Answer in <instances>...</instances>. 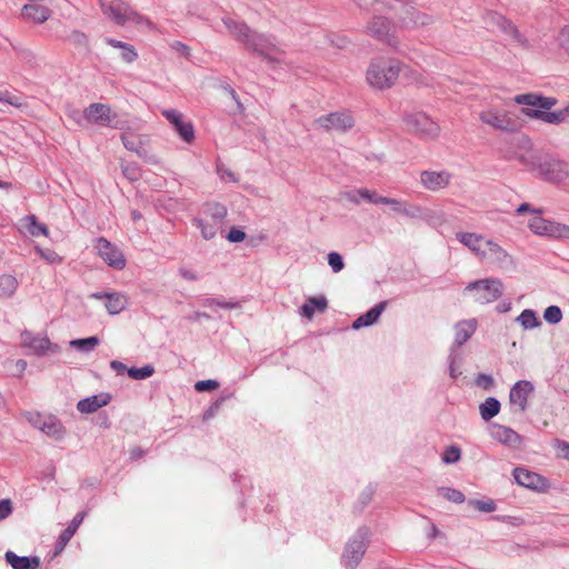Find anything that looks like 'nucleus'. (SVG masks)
I'll return each instance as SVG.
<instances>
[{
    "mask_svg": "<svg viewBox=\"0 0 569 569\" xmlns=\"http://www.w3.org/2000/svg\"><path fill=\"white\" fill-rule=\"evenodd\" d=\"M521 140L529 149L517 156L521 164L536 171L539 178L550 183H561L569 177V167L565 161L548 154L541 156L531 150L528 138L522 137Z\"/></svg>",
    "mask_w": 569,
    "mask_h": 569,
    "instance_id": "obj_1",
    "label": "nucleus"
},
{
    "mask_svg": "<svg viewBox=\"0 0 569 569\" xmlns=\"http://www.w3.org/2000/svg\"><path fill=\"white\" fill-rule=\"evenodd\" d=\"M223 23L234 38L246 46L247 49L262 57L268 62H280L283 53L278 49L273 39L266 34H258L243 23L230 18L223 19Z\"/></svg>",
    "mask_w": 569,
    "mask_h": 569,
    "instance_id": "obj_2",
    "label": "nucleus"
},
{
    "mask_svg": "<svg viewBox=\"0 0 569 569\" xmlns=\"http://www.w3.org/2000/svg\"><path fill=\"white\" fill-rule=\"evenodd\" d=\"M400 69L401 63L397 60L373 61L367 71V81L379 89L389 88L398 79Z\"/></svg>",
    "mask_w": 569,
    "mask_h": 569,
    "instance_id": "obj_3",
    "label": "nucleus"
},
{
    "mask_svg": "<svg viewBox=\"0 0 569 569\" xmlns=\"http://www.w3.org/2000/svg\"><path fill=\"white\" fill-rule=\"evenodd\" d=\"M503 283L498 278H487L470 282L465 293L471 295L473 301L487 305L498 300L503 295Z\"/></svg>",
    "mask_w": 569,
    "mask_h": 569,
    "instance_id": "obj_4",
    "label": "nucleus"
},
{
    "mask_svg": "<svg viewBox=\"0 0 569 569\" xmlns=\"http://www.w3.org/2000/svg\"><path fill=\"white\" fill-rule=\"evenodd\" d=\"M83 118L90 123L101 127L126 130V122L111 110L108 104L91 103L83 111Z\"/></svg>",
    "mask_w": 569,
    "mask_h": 569,
    "instance_id": "obj_5",
    "label": "nucleus"
},
{
    "mask_svg": "<svg viewBox=\"0 0 569 569\" xmlns=\"http://www.w3.org/2000/svg\"><path fill=\"white\" fill-rule=\"evenodd\" d=\"M369 536L370 530L361 527L346 545L342 561L347 568L355 569L360 563L367 550Z\"/></svg>",
    "mask_w": 569,
    "mask_h": 569,
    "instance_id": "obj_6",
    "label": "nucleus"
},
{
    "mask_svg": "<svg viewBox=\"0 0 569 569\" xmlns=\"http://www.w3.org/2000/svg\"><path fill=\"white\" fill-rule=\"evenodd\" d=\"M406 129L425 140L436 139L440 127L423 112L408 113L403 118Z\"/></svg>",
    "mask_w": 569,
    "mask_h": 569,
    "instance_id": "obj_7",
    "label": "nucleus"
},
{
    "mask_svg": "<svg viewBox=\"0 0 569 569\" xmlns=\"http://www.w3.org/2000/svg\"><path fill=\"white\" fill-rule=\"evenodd\" d=\"M99 3L103 14L117 26L140 21V16L123 0H100Z\"/></svg>",
    "mask_w": 569,
    "mask_h": 569,
    "instance_id": "obj_8",
    "label": "nucleus"
},
{
    "mask_svg": "<svg viewBox=\"0 0 569 569\" xmlns=\"http://www.w3.org/2000/svg\"><path fill=\"white\" fill-rule=\"evenodd\" d=\"M479 258L501 270H512L515 268L512 257L491 240H487L486 243H483Z\"/></svg>",
    "mask_w": 569,
    "mask_h": 569,
    "instance_id": "obj_9",
    "label": "nucleus"
},
{
    "mask_svg": "<svg viewBox=\"0 0 569 569\" xmlns=\"http://www.w3.org/2000/svg\"><path fill=\"white\" fill-rule=\"evenodd\" d=\"M355 124L353 117L348 111H337L326 116H321L315 120L317 128L326 131L346 132Z\"/></svg>",
    "mask_w": 569,
    "mask_h": 569,
    "instance_id": "obj_10",
    "label": "nucleus"
},
{
    "mask_svg": "<svg viewBox=\"0 0 569 569\" xmlns=\"http://www.w3.org/2000/svg\"><path fill=\"white\" fill-rule=\"evenodd\" d=\"M368 33L381 42L396 48L399 43L392 23L383 17H375L367 27Z\"/></svg>",
    "mask_w": 569,
    "mask_h": 569,
    "instance_id": "obj_11",
    "label": "nucleus"
},
{
    "mask_svg": "<svg viewBox=\"0 0 569 569\" xmlns=\"http://www.w3.org/2000/svg\"><path fill=\"white\" fill-rule=\"evenodd\" d=\"M98 254L110 267L121 270L126 267V259L119 248L104 238H99L96 243Z\"/></svg>",
    "mask_w": 569,
    "mask_h": 569,
    "instance_id": "obj_12",
    "label": "nucleus"
},
{
    "mask_svg": "<svg viewBox=\"0 0 569 569\" xmlns=\"http://www.w3.org/2000/svg\"><path fill=\"white\" fill-rule=\"evenodd\" d=\"M479 118L483 123L501 131H512L517 126L506 111L495 108L481 111Z\"/></svg>",
    "mask_w": 569,
    "mask_h": 569,
    "instance_id": "obj_13",
    "label": "nucleus"
},
{
    "mask_svg": "<svg viewBox=\"0 0 569 569\" xmlns=\"http://www.w3.org/2000/svg\"><path fill=\"white\" fill-rule=\"evenodd\" d=\"M380 204H387L389 206L392 211L410 218V219H427L429 214L423 216L422 214V208L416 204H411L407 201L389 198V197H382V199L378 200Z\"/></svg>",
    "mask_w": 569,
    "mask_h": 569,
    "instance_id": "obj_14",
    "label": "nucleus"
},
{
    "mask_svg": "<svg viewBox=\"0 0 569 569\" xmlns=\"http://www.w3.org/2000/svg\"><path fill=\"white\" fill-rule=\"evenodd\" d=\"M451 178V173L446 170H425L420 173V183L425 189L436 192L448 187Z\"/></svg>",
    "mask_w": 569,
    "mask_h": 569,
    "instance_id": "obj_15",
    "label": "nucleus"
},
{
    "mask_svg": "<svg viewBox=\"0 0 569 569\" xmlns=\"http://www.w3.org/2000/svg\"><path fill=\"white\" fill-rule=\"evenodd\" d=\"M533 385L528 380L516 382L509 393L510 403L518 408L519 412L527 409L528 398L533 392Z\"/></svg>",
    "mask_w": 569,
    "mask_h": 569,
    "instance_id": "obj_16",
    "label": "nucleus"
},
{
    "mask_svg": "<svg viewBox=\"0 0 569 569\" xmlns=\"http://www.w3.org/2000/svg\"><path fill=\"white\" fill-rule=\"evenodd\" d=\"M162 114L174 127L176 131L186 142H191L193 140V127L191 122L183 121V117L180 112L173 109H166L162 111Z\"/></svg>",
    "mask_w": 569,
    "mask_h": 569,
    "instance_id": "obj_17",
    "label": "nucleus"
},
{
    "mask_svg": "<svg viewBox=\"0 0 569 569\" xmlns=\"http://www.w3.org/2000/svg\"><path fill=\"white\" fill-rule=\"evenodd\" d=\"M490 436L500 443L512 448H519L522 442L521 436L513 429L498 423L490 426Z\"/></svg>",
    "mask_w": 569,
    "mask_h": 569,
    "instance_id": "obj_18",
    "label": "nucleus"
},
{
    "mask_svg": "<svg viewBox=\"0 0 569 569\" xmlns=\"http://www.w3.org/2000/svg\"><path fill=\"white\" fill-rule=\"evenodd\" d=\"M91 298L101 300L106 299V309L110 315H118L123 311L128 306V298L126 295L120 292L102 293L96 292L91 295Z\"/></svg>",
    "mask_w": 569,
    "mask_h": 569,
    "instance_id": "obj_19",
    "label": "nucleus"
},
{
    "mask_svg": "<svg viewBox=\"0 0 569 569\" xmlns=\"http://www.w3.org/2000/svg\"><path fill=\"white\" fill-rule=\"evenodd\" d=\"M513 477L518 485L529 489L540 490L546 487L545 478L523 468H516L513 470Z\"/></svg>",
    "mask_w": 569,
    "mask_h": 569,
    "instance_id": "obj_20",
    "label": "nucleus"
},
{
    "mask_svg": "<svg viewBox=\"0 0 569 569\" xmlns=\"http://www.w3.org/2000/svg\"><path fill=\"white\" fill-rule=\"evenodd\" d=\"M401 21L406 27H427L435 22V18L427 12L408 7L403 10Z\"/></svg>",
    "mask_w": 569,
    "mask_h": 569,
    "instance_id": "obj_21",
    "label": "nucleus"
},
{
    "mask_svg": "<svg viewBox=\"0 0 569 569\" xmlns=\"http://www.w3.org/2000/svg\"><path fill=\"white\" fill-rule=\"evenodd\" d=\"M39 430L54 440H61L66 435V429L61 421L51 415L44 416Z\"/></svg>",
    "mask_w": 569,
    "mask_h": 569,
    "instance_id": "obj_22",
    "label": "nucleus"
},
{
    "mask_svg": "<svg viewBox=\"0 0 569 569\" xmlns=\"http://www.w3.org/2000/svg\"><path fill=\"white\" fill-rule=\"evenodd\" d=\"M111 400L110 395L100 393L80 400L77 403V409L82 413H92L98 409L107 406Z\"/></svg>",
    "mask_w": 569,
    "mask_h": 569,
    "instance_id": "obj_23",
    "label": "nucleus"
},
{
    "mask_svg": "<svg viewBox=\"0 0 569 569\" xmlns=\"http://www.w3.org/2000/svg\"><path fill=\"white\" fill-rule=\"evenodd\" d=\"M120 138L127 150L137 153L139 157L147 156V150L143 148L147 142V137L137 136L131 131H124Z\"/></svg>",
    "mask_w": 569,
    "mask_h": 569,
    "instance_id": "obj_24",
    "label": "nucleus"
},
{
    "mask_svg": "<svg viewBox=\"0 0 569 569\" xmlns=\"http://www.w3.org/2000/svg\"><path fill=\"white\" fill-rule=\"evenodd\" d=\"M86 517V512H79L74 516L72 521L69 523V526L61 532L57 540L56 545V553L61 552L64 547L68 545V542L71 540L73 535L77 532L79 526L82 523L83 519Z\"/></svg>",
    "mask_w": 569,
    "mask_h": 569,
    "instance_id": "obj_25",
    "label": "nucleus"
},
{
    "mask_svg": "<svg viewBox=\"0 0 569 569\" xmlns=\"http://www.w3.org/2000/svg\"><path fill=\"white\" fill-rule=\"evenodd\" d=\"M21 14L27 20H30V21H33L37 23H42L49 19L51 11L49 8H47L44 6L37 4V3H29V4H24L22 7Z\"/></svg>",
    "mask_w": 569,
    "mask_h": 569,
    "instance_id": "obj_26",
    "label": "nucleus"
},
{
    "mask_svg": "<svg viewBox=\"0 0 569 569\" xmlns=\"http://www.w3.org/2000/svg\"><path fill=\"white\" fill-rule=\"evenodd\" d=\"M525 113L530 118H536L547 123L557 124L563 122L567 119L569 114V108L552 112L543 110H525Z\"/></svg>",
    "mask_w": 569,
    "mask_h": 569,
    "instance_id": "obj_27",
    "label": "nucleus"
},
{
    "mask_svg": "<svg viewBox=\"0 0 569 569\" xmlns=\"http://www.w3.org/2000/svg\"><path fill=\"white\" fill-rule=\"evenodd\" d=\"M386 307H387V301L379 302L373 308L368 310L366 313L358 317L353 321L352 328L357 330L362 327H369V326L373 325L379 319V317L381 316V313L386 309Z\"/></svg>",
    "mask_w": 569,
    "mask_h": 569,
    "instance_id": "obj_28",
    "label": "nucleus"
},
{
    "mask_svg": "<svg viewBox=\"0 0 569 569\" xmlns=\"http://www.w3.org/2000/svg\"><path fill=\"white\" fill-rule=\"evenodd\" d=\"M6 560L13 569H38L40 567L38 557H20L13 551L6 552Z\"/></svg>",
    "mask_w": 569,
    "mask_h": 569,
    "instance_id": "obj_29",
    "label": "nucleus"
},
{
    "mask_svg": "<svg viewBox=\"0 0 569 569\" xmlns=\"http://www.w3.org/2000/svg\"><path fill=\"white\" fill-rule=\"evenodd\" d=\"M327 307L328 300L325 296L310 297L307 299L306 303L300 308V315L310 320L312 319L316 309L319 312H323L326 311Z\"/></svg>",
    "mask_w": 569,
    "mask_h": 569,
    "instance_id": "obj_30",
    "label": "nucleus"
},
{
    "mask_svg": "<svg viewBox=\"0 0 569 569\" xmlns=\"http://www.w3.org/2000/svg\"><path fill=\"white\" fill-rule=\"evenodd\" d=\"M557 222L549 221L540 217V214H536L530 219L528 226L531 231L539 236L551 237L553 234V230L556 228Z\"/></svg>",
    "mask_w": 569,
    "mask_h": 569,
    "instance_id": "obj_31",
    "label": "nucleus"
},
{
    "mask_svg": "<svg viewBox=\"0 0 569 569\" xmlns=\"http://www.w3.org/2000/svg\"><path fill=\"white\" fill-rule=\"evenodd\" d=\"M457 239L478 257L487 241L482 236L471 232H458Z\"/></svg>",
    "mask_w": 569,
    "mask_h": 569,
    "instance_id": "obj_32",
    "label": "nucleus"
},
{
    "mask_svg": "<svg viewBox=\"0 0 569 569\" xmlns=\"http://www.w3.org/2000/svg\"><path fill=\"white\" fill-rule=\"evenodd\" d=\"M22 345L36 355H41L50 347V341L47 337H32L30 333L22 336Z\"/></svg>",
    "mask_w": 569,
    "mask_h": 569,
    "instance_id": "obj_33",
    "label": "nucleus"
},
{
    "mask_svg": "<svg viewBox=\"0 0 569 569\" xmlns=\"http://www.w3.org/2000/svg\"><path fill=\"white\" fill-rule=\"evenodd\" d=\"M492 18L497 19V26L498 28L509 36L512 40L520 44L526 43V39L522 37V34L518 31L517 27L513 26L510 21H508L503 16L499 13L492 14Z\"/></svg>",
    "mask_w": 569,
    "mask_h": 569,
    "instance_id": "obj_34",
    "label": "nucleus"
},
{
    "mask_svg": "<svg viewBox=\"0 0 569 569\" xmlns=\"http://www.w3.org/2000/svg\"><path fill=\"white\" fill-rule=\"evenodd\" d=\"M476 331V321H461L456 326L455 343L462 346Z\"/></svg>",
    "mask_w": 569,
    "mask_h": 569,
    "instance_id": "obj_35",
    "label": "nucleus"
},
{
    "mask_svg": "<svg viewBox=\"0 0 569 569\" xmlns=\"http://www.w3.org/2000/svg\"><path fill=\"white\" fill-rule=\"evenodd\" d=\"M203 216L212 222L222 227L223 220L227 216V208L221 203H208L203 209Z\"/></svg>",
    "mask_w": 569,
    "mask_h": 569,
    "instance_id": "obj_36",
    "label": "nucleus"
},
{
    "mask_svg": "<svg viewBox=\"0 0 569 569\" xmlns=\"http://www.w3.org/2000/svg\"><path fill=\"white\" fill-rule=\"evenodd\" d=\"M196 227L201 231V236L206 240H211L216 237L218 230L221 228L219 224L212 222L210 219L202 217L193 220Z\"/></svg>",
    "mask_w": 569,
    "mask_h": 569,
    "instance_id": "obj_37",
    "label": "nucleus"
},
{
    "mask_svg": "<svg viewBox=\"0 0 569 569\" xmlns=\"http://www.w3.org/2000/svg\"><path fill=\"white\" fill-rule=\"evenodd\" d=\"M480 416L485 421H489L493 417H496L500 411V402L493 398L489 397L479 406Z\"/></svg>",
    "mask_w": 569,
    "mask_h": 569,
    "instance_id": "obj_38",
    "label": "nucleus"
},
{
    "mask_svg": "<svg viewBox=\"0 0 569 569\" xmlns=\"http://www.w3.org/2000/svg\"><path fill=\"white\" fill-rule=\"evenodd\" d=\"M516 321L525 329L530 330L541 326L536 312L531 309H525L517 318Z\"/></svg>",
    "mask_w": 569,
    "mask_h": 569,
    "instance_id": "obj_39",
    "label": "nucleus"
},
{
    "mask_svg": "<svg viewBox=\"0 0 569 569\" xmlns=\"http://www.w3.org/2000/svg\"><path fill=\"white\" fill-rule=\"evenodd\" d=\"M18 288V281L16 277L11 274L0 276V297H11Z\"/></svg>",
    "mask_w": 569,
    "mask_h": 569,
    "instance_id": "obj_40",
    "label": "nucleus"
},
{
    "mask_svg": "<svg viewBox=\"0 0 569 569\" xmlns=\"http://www.w3.org/2000/svg\"><path fill=\"white\" fill-rule=\"evenodd\" d=\"M99 345L97 337H89L84 339H76L70 341V346L84 352L92 351Z\"/></svg>",
    "mask_w": 569,
    "mask_h": 569,
    "instance_id": "obj_41",
    "label": "nucleus"
},
{
    "mask_svg": "<svg viewBox=\"0 0 569 569\" xmlns=\"http://www.w3.org/2000/svg\"><path fill=\"white\" fill-rule=\"evenodd\" d=\"M26 220L28 222L27 229L31 236H48V228L46 224L38 222L34 216H29Z\"/></svg>",
    "mask_w": 569,
    "mask_h": 569,
    "instance_id": "obj_42",
    "label": "nucleus"
},
{
    "mask_svg": "<svg viewBox=\"0 0 569 569\" xmlns=\"http://www.w3.org/2000/svg\"><path fill=\"white\" fill-rule=\"evenodd\" d=\"M128 376L134 380H142L151 377L154 373V368L151 365H146L141 368H130L127 370Z\"/></svg>",
    "mask_w": 569,
    "mask_h": 569,
    "instance_id": "obj_43",
    "label": "nucleus"
},
{
    "mask_svg": "<svg viewBox=\"0 0 569 569\" xmlns=\"http://www.w3.org/2000/svg\"><path fill=\"white\" fill-rule=\"evenodd\" d=\"M68 41L79 49L87 50L89 48V39H88L87 34H84L83 32L78 31V30H73L68 36Z\"/></svg>",
    "mask_w": 569,
    "mask_h": 569,
    "instance_id": "obj_44",
    "label": "nucleus"
},
{
    "mask_svg": "<svg viewBox=\"0 0 569 569\" xmlns=\"http://www.w3.org/2000/svg\"><path fill=\"white\" fill-rule=\"evenodd\" d=\"M469 506H471L472 508H475L476 510H478L480 512H486V513L493 512L497 508L495 501L491 499H488V500L472 499V500H469Z\"/></svg>",
    "mask_w": 569,
    "mask_h": 569,
    "instance_id": "obj_45",
    "label": "nucleus"
},
{
    "mask_svg": "<svg viewBox=\"0 0 569 569\" xmlns=\"http://www.w3.org/2000/svg\"><path fill=\"white\" fill-rule=\"evenodd\" d=\"M543 319L551 325H557L562 319V311L557 306H550L546 308L543 312Z\"/></svg>",
    "mask_w": 569,
    "mask_h": 569,
    "instance_id": "obj_46",
    "label": "nucleus"
},
{
    "mask_svg": "<svg viewBox=\"0 0 569 569\" xmlns=\"http://www.w3.org/2000/svg\"><path fill=\"white\" fill-rule=\"evenodd\" d=\"M439 491L442 492V496L451 502L462 503L466 500L465 495L460 490L442 487V488H439Z\"/></svg>",
    "mask_w": 569,
    "mask_h": 569,
    "instance_id": "obj_47",
    "label": "nucleus"
},
{
    "mask_svg": "<svg viewBox=\"0 0 569 569\" xmlns=\"http://www.w3.org/2000/svg\"><path fill=\"white\" fill-rule=\"evenodd\" d=\"M37 253L49 263H60L62 258L51 249H42L40 247H36Z\"/></svg>",
    "mask_w": 569,
    "mask_h": 569,
    "instance_id": "obj_48",
    "label": "nucleus"
},
{
    "mask_svg": "<svg viewBox=\"0 0 569 569\" xmlns=\"http://www.w3.org/2000/svg\"><path fill=\"white\" fill-rule=\"evenodd\" d=\"M461 451L457 446H450L446 449L442 455V461L445 463H455L460 460Z\"/></svg>",
    "mask_w": 569,
    "mask_h": 569,
    "instance_id": "obj_49",
    "label": "nucleus"
},
{
    "mask_svg": "<svg viewBox=\"0 0 569 569\" xmlns=\"http://www.w3.org/2000/svg\"><path fill=\"white\" fill-rule=\"evenodd\" d=\"M328 263L335 273L340 272L345 268L342 256L335 251L328 254Z\"/></svg>",
    "mask_w": 569,
    "mask_h": 569,
    "instance_id": "obj_50",
    "label": "nucleus"
},
{
    "mask_svg": "<svg viewBox=\"0 0 569 569\" xmlns=\"http://www.w3.org/2000/svg\"><path fill=\"white\" fill-rule=\"evenodd\" d=\"M46 415H41L37 411H24L22 417L36 429L39 430L41 422Z\"/></svg>",
    "mask_w": 569,
    "mask_h": 569,
    "instance_id": "obj_51",
    "label": "nucleus"
},
{
    "mask_svg": "<svg viewBox=\"0 0 569 569\" xmlns=\"http://www.w3.org/2000/svg\"><path fill=\"white\" fill-rule=\"evenodd\" d=\"M515 101L518 104L537 108V101H539V96L533 93L519 94L515 98Z\"/></svg>",
    "mask_w": 569,
    "mask_h": 569,
    "instance_id": "obj_52",
    "label": "nucleus"
},
{
    "mask_svg": "<svg viewBox=\"0 0 569 569\" xmlns=\"http://www.w3.org/2000/svg\"><path fill=\"white\" fill-rule=\"evenodd\" d=\"M358 193L362 200H367L368 202H371L375 204H380V202L378 200L382 199V196H378L375 191H371L366 188L358 189Z\"/></svg>",
    "mask_w": 569,
    "mask_h": 569,
    "instance_id": "obj_53",
    "label": "nucleus"
},
{
    "mask_svg": "<svg viewBox=\"0 0 569 569\" xmlns=\"http://www.w3.org/2000/svg\"><path fill=\"white\" fill-rule=\"evenodd\" d=\"M219 387V382L217 380H200L196 382L194 389L199 392L211 391Z\"/></svg>",
    "mask_w": 569,
    "mask_h": 569,
    "instance_id": "obj_54",
    "label": "nucleus"
},
{
    "mask_svg": "<svg viewBox=\"0 0 569 569\" xmlns=\"http://www.w3.org/2000/svg\"><path fill=\"white\" fill-rule=\"evenodd\" d=\"M121 50V59L127 62V63H131L133 62L137 57H138V53L137 51L134 50L133 46L131 44H126Z\"/></svg>",
    "mask_w": 569,
    "mask_h": 569,
    "instance_id": "obj_55",
    "label": "nucleus"
},
{
    "mask_svg": "<svg viewBox=\"0 0 569 569\" xmlns=\"http://www.w3.org/2000/svg\"><path fill=\"white\" fill-rule=\"evenodd\" d=\"M124 177L130 181H137L140 178V170L136 164H128L122 167Z\"/></svg>",
    "mask_w": 569,
    "mask_h": 569,
    "instance_id": "obj_56",
    "label": "nucleus"
},
{
    "mask_svg": "<svg viewBox=\"0 0 569 569\" xmlns=\"http://www.w3.org/2000/svg\"><path fill=\"white\" fill-rule=\"evenodd\" d=\"M13 507L10 499L0 500V521L4 520L12 513Z\"/></svg>",
    "mask_w": 569,
    "mask_h": 569,
    "instance_id": "obj_57",
    "label": "nucleus"
},
{
    "mask_svg": "<svg viewBox=\"0 0 569 569\" xmlns=\"http://www.w3.org/2000/svg\"><path fill=\"white\" fill-rule=\"evenodd\" d=\"M556 104V99L549 97L539 96V101H537L536 110L548 111Z\"/></svg>",
    "mask_w": 569,
    "mask_h": 569,
    "instance_id": "obj_58",
    "label": "nucleus"
},
{
    "mask_svg": "<svg viewBox=\"0 0 569 569\" xmlns=\"http://www.w3.org/2000/svg\"><path fill=\"white\" fill-rule=\"evenodd\" d=\"M552 238L569 239V226L557 222Z\"/></svg>",
    "mask_w": 569,
    "mask_h": 569,
    "instance_id": "obj_59",
    "label": "nucleus"
},
{
    "mask_svg": "<svg viewBox=\"0 0 569 569\" xmlns=\"http://www.w3.org/2000/svg\"><path fill=\"white\" fill-rule=\"evenodd\" d=\"M170 48L173 51L180 53L184 58H189L190 57V48L187 44H184V43H182L180 41L171 42L170 43Z\"/></svg>",
    "mask_w": 569,
    "mask_h": 569,
    "instance_id": "obj_60",
    "label": "nucleus"
},
{
    "mask_svg": "<svg viewBox=\"0 0 569 569\" xmlns=\"http://www.w3.org/2000/svg\"><path fill=\"white\" fill-rule=\"evenodd\" d=\"M559 44L562 49L569 52V27L561 29L558 38Z\"/></svg>",
    "mask_w": 569,
    "mask_h": 569,
    "instance_id": "obj_61",
    "label": "nucleus"
},
{
    "mask_svg": "<svg viewBox=\"0 0 569 569\" xmlns=\"http://www.w3.org/2000/svg\"><path fill=\"white\" fill-rule=\"evenodd\" d=\"M0 101L1 102H7L11 106H20V101H19V98L11 94L9 91H1L0 90Z\"/></svg>",
    "mask_w": 569,
    "mask_h": 569,
    "instance_id": "obj_62",
    "label": "nucleus"
},
{
    "mask_svg": "<svg viewBox=\"0 0 569 569\" xmlns=\"http://www.w3.org/2000/svg\"><path fill=\"white\" fill-rule=\"evenodd\" d=\"M244 238H246V233L242 230L237 229V228H232L227 236V239L230 242H240V241L244 240Z\"/></svg>",
    "mask_w": 569,
    "mask_h": 569,
    "instance_id": "obj_63",
    "label": "nucleus"
},
{
    "mask_svg": "<svg viewBox=\"0 0 569 569\" xmlns=\"http://www.w3.org/2000/svg\"><path fill=\"white\" fill-rule=\"evenodd\" d=\"M218 173L220 174V178L224 181H237L236 174L230 169L224 168L223 166H218Z\"/></svg>",
    "mask_w": 569,
    "mask_h": 569,
    "instance_id": "obj_64",
    "label": "nucleus"
}]
</instances>
